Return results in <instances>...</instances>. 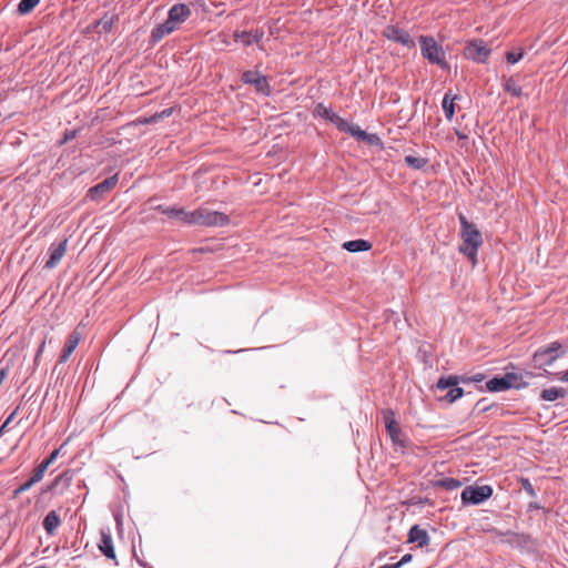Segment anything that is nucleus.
<instances>
[{
	"mask_svg": "<svg viewBox=\"0 0 568 568\" xmlns=\"http://www.w3.org/2000/svg\"><path fill=\"white\" fill-rule=\"evenodd\" d=\"M458 220L462 226L460 237L462 244L459 252L466 255L473 265L477 264V253L483 244V236L477 226L469 222L463 213L458 214Z\"/></svg>",
	"mask_w": 568,
	"mask_h": 568,
	"instance_id": "f257e3e1",
	"label": "nucleus"
},
{
	"mask_svg": "<svg viewBox=\"0 0 568 568\" xmlns=\"http://www.w3.org/2000/svg\"><path fill=\"white\" fill-rule=\"evenodd\" d=\"M230 217L223 212L200 207L187 214L186 225L225 226Z\"/></svg>",
	"mask_w": 568,
	"mask_h": 568,
	"instance_id": "f03ea898",
	"label": "nucleus"
},
{
	"mask_svg": "<svg viewBox=\"0 0 568 568\" xmlns=\"http://www.w3.org/2000/svg\"><path fill=\"white\" fill-rule=\"evenodd\" d=\"M419 45L422 55L433 64H437L442 69H448L446 61V50L433 37H419Z\"/></svg>",
	"mask_w": 568,
	"mask_h": 568,
	"instance_id": "7ed1b4c3",
	"label": "nucleus"
},
{
	"mask_svg": "<svg viewBox=\"0 0 568 568\" xmlns=\"http://www.w3.org/2000/svg\"><path fill=\"white\" fill-rule=\"evenodd\" d=\"M561 344L559 342H552L548 346L540 347L532 356L535 367L544 368L550 366L560 356Z\"/></svg>",
	"mask_w": 568,
	"mask_h": 568,
	"instance_id": "20e7f679",
	"label": "nucleus"
},
{
	"mask_svg": "<svg viewBox=\"0 0 568 568\" xmlns=\"http://www.w3.org/2000/svg\"><path fill=\"white\" fill-rule=\"evenodd\" d=\"M493 495V489L488 485L484 486H467L462 491V500L464 504L478 505L488 499Z\"/></svg>",
	"mask_w": 568,
	"mask_h": 568,
	"instance_id": "39448f33",
	"label": "nucleus"
},
{
	"mask_svg": "<svg viewBox=\"0 0 568 568\" xmlns=\"http://www.w3.org/2000/svg\"><path fill=\"white\" fill-rule=\"evenodd\" d=\"M460 382H462L460 378L455 375H450L447 377H440L438 379L437 385H436L438 389L450 388L444 397V399L447 403L452 404L463 396V394H464L463 388L457 387V385Z\"/></svg>",
	"mask_w": 568,
	"mask_h": 568,
	"instance_id": "423d86ee",
	"label": "nucleus"
},
{
	"mask_svg": "<svg viewBox=\"0 0 568 568\" xmlns=\"http://www.w3.org/2000/svg\"><path fill=\"white\" fill-rule=\"evenodd\" d=\"M520 377L515 373H507L501 377H494L486 383V388L489 392H503L511 387H520Z\"/></svg>",
	"mask_w": 568,
	"mask_h": 568,
	"instance_id": "0eeeda50",
	"label": "nucleus"
},
{
	"mask_svg": "<svg viewBox=\"0 0 568 568\" xmlns=\"http://www.w3.org/2000/svg\"><path fill=\"white\" fill-rule=\"evenodd\" d=\"M464 54L471 61L484 63L490 54V49L481 40H475L467 43Z\"/></svg>",
	"mask_w": 568,
	"mask_h": 568,
	"instance_id": "6e6552de",
	"label": "nucleus"
},
{
	"mask_svg": "<svg viewBox=\"0 0 568 568\" xmlns=\"http://www.w3.org/2000/svg\"><path fill=\"white\" fill-rule=\"evenodd\" d=\"M82 337H83V333L79 326L75 327L69 334V336L64 343V346L60 353L59 363H65L70 358V356L72 355V353L74 352V349L77 348L79 343L81 342Z\"/></svg>",
	"mask_w": 568,
	"mask_h": 568,
	"instance_id": "1a4fd4ad",
	"label": "nucleus"
},
{
	"mask_svg": "<svg viewBox=\"0 0 568 568\" xmlns=\"http://www.w3.org/2000/svg\"><path fill=\"white\" fill-rule=\"evenodd\" d=\"M116 182L118 180H103L101 183L89 189L87 197L95 202L103 200L116 186Z\"/></svg>",
	"mask_w": 568,
	"mask_h": 568,
	"instance_id": "9d476101",
	"label": "nucleus"
},
{
	"mask_svg": "<svg viewBox=\"0 0 568 568\" xmlns=\"http://www.w3.org/2000/svg\"><path fill=\"white\" fill-rule=\"evenodd\" d=\"M243 81L254 85L255 90L262 94H268L270 89L266 78L255 71H247L243 74Z\"/></svg>",
	"mask_w": 568,
	"mask_h": 568,
	"instance_id": "9b49d317",
	"label": "nucleus"
},
{
	"mask_svg": "<svg viewBox=\"0 0 568 568\" xmlns=\"http://www.w3.org/2000/svg\"><path fill=\"white\" fill-rule=\"evenodd\" d=\"M100 542L98 545L100 551L109 559L115 560V551L113 546V540L111 532L109 530L101 529L100 531Z\"/></svg>",
	"mask_w": 568,
	"mask_h": 568,
	"instance_id": "f8f14e48",
	"label": "nucleus"
},
{
	"mask_svg": "<svg viewBox=\"0 0 568 568\" xmlns=\"http://www.w3.org/2000/svg\"><path fill=\"white\" fill-rule=\"evenodd\" d=\"M50 251V258L45 263L47 268H53L55 267L62 257L64 256L67 252V240H63L62 242L58 244H52L49 248Z\"/></svg>",
	"mask_w": 568,
	"mask_h": 568,
	"instance_id": "ddd939ff",
	"label": "nucleus"
},
{
	"mask_svg": "<svg viewBox=\"0 0 568 568\" xmlns=\"http://www.w3.org/2000/svg\"><path fill=\"white\" fill-rule=\"evenodd\" d=\"M73 479V471L70 469H67L62 471L59 476L54 478V480L48 486L49 491H54L60 489V493H63L67 490Z\"/></svg>",
	"mask_w": 568,
	"mask_h": 568,
	"instance_id": "4468645a",
	"label": "nucleus"
},
{
	"mask_svg": "<svg viewBox=\"0 0 568 568\" xmlns=\"http://www.w3.org/2000/svg\"><path fill=\"white\" fill-rule=\"evenodd\" d=\"M191 11L190 9L183 4L179 3L173 6L169 11V19L175 24L180 26L190 16Z\"/></svg>",
	"mask_w": 568,
	"mask_h": 568,
	"instance_id": "2eb2a0df",
	"label": "nucleus"
},
{
	"mask_svg": "<svg viewBox=\"0 0 568 568\" xmlns=\"http://www.w3.org/2000/svg\"><path fill=\"white\" fill-rule=\"evenodd\" d=\"M408 541L416 542L419 547L427 546L429 544L428 532L419 526L415 525L409 530Z\"/></svg>",
	"mask_w": 568,
	"mask_h": 568,
	"instance_id": "dca6fc26",
	"label": "nucleus"
},
{
	"mask_svg": "<svg viewBox=\"0 0 568 568\" xmlns=\"http://www.w3.org/2000/svg\"><path fill=\"white\" fill-rule=\"evenodd\" d=\"M263 36L264 32L262 30H255L254 32L242 31L234 33L235 40L242 45H250L258 42Z\"/></svg>",
	"mask_w": 568,
	"mask_h": 568,
	"instance_id": "f3484780",
	"label": "nucleus"
},
{
	"mask_svg": "<svg viewBox=\"0 0 568 568\" xmlns=\"http://www.w3.org/2000/svg\"><path fill=\"white\" fill-rule=\"evenodd\" d=\"M343 248H345L348 252L355 253V252H365L369 251L372 248V244L366 240H353L347 241L343 244Z\"/></svg>",
	"mask_w": 568,
	"mask_h": 568,
	"instance_id": "a211bd4d",
	"label": "nucleus"
},
{
	"mask_svg": "<svg viewBox=\"0 0 568 568\" xmlns=\"http://www.w3.org/2000/svg\"><path fill=\"white\" fill-rule=\"evenodd\" d=\"M178 26H175L169 18L165 22L159 24L153 31H152V38L155 41H159L164 36L173 32Z\"/></svg>",
	"mask_w": 568,
	"mask_h": 568,
	"instance_id": "6ab92c4d",
	"label": "nucleus"
},
{
	"mask_svg": "<svg viewBox=\"0 0 568 568\" xmlns=\"http://www.w3.org/2000/svg\"><path fill=\"white\" fill-rule=\"evenodd\" d=\"M60 517L55 510H51L43 519V528L49 535H52L60 526Z\"/></svg>",
	"mask_w": 568,
	"mask_h": 568,
	"instance_id": "aec40b11",
	"label": "nucleus"
},
{
	"mask_svg": "<svg viewBox=\"0 0 568 568\" xmlns=\"http://www.w3.org/2000/svg\"><path fill=\"white\" fill-rule=\"evenodd\" d=\"M457 99V95H453L450 93H446L443 102L442 108L445 113V116L448 121H452L455 114V100Z\"/></svg>",
	"mask_w": 568,
	"mask_h": 568,
	"instance_id": "412c9836",
	"label": "nucleus"
},
{
	"mask_svg": "<svg viewBox=\"0 0 568 568\" xmlns=\"http://www.w3.org/2000/svg\"><path fill=\"white\" fill-rule=\"evenodd\" d=\"M349 133L357 138L358 140L367 141L369 144H378L379 139L375 134H368L365 131L361 130L358 126L352 125Z\"/></svg>",
	"mask_w": 568,
	"mask_h": 568,
	"instance_id": "4be33fe9",
	"label": "nucleus"
},
{
	"mask_svg": "<svg viewBox=\"0 0 568 568\" xmlns=\"http://www.w3.org/2000/svg\"><path fill=\"white\" fill-rule=\"evenodd\" d=\"M164 214L168 215L170 219L176 220L180 223L186 225L189 212L185 211L184 209L170 206L165 209Z\"/></svg>",
	"mask_w": 568,
	"mask_h": 568,
	"instance_id": "5701e85b",
	"label": "nucleus"
},
{
	"mask_svg": "<svg viewBox=\"0 0 568 568\" xmlns=\"http://www.w3.org/2000/svg\"><path fill=\"white\" fill-rule=\"evenodd\" d=\"M566 395V390L560 387H550L541 392L540 398L547 402H554L558 398H562Z\"/></svg>",
	"mask_w": 568,
	"mask_h": 568,
	"instance_id": "b1692460",
	"label": "nucleus"
},
{
	"mask_svg": "<svg viewBox=\"0 0 568 568\" xmlns=\"http://www.w3.org/2000/svg\"><path fill=\"white\" fill-rule=\"evenodd\" d=\"M434 486L445 488L446 490H455L462 486V481L455 478L446 477L436 480Z\"/></svg>",
	"mask_w": 568,
	"mask_h": 568,
	"instance_id": "393cba45",
	"label": "nucleus"
},
{
	"mask_svg": "<svg viewBox=\"0 0 568 568\" xmlns=\"http://www.w3.org/2000/svg\"><path fill=\"white\" fill-rule=\"evenodd\" d=\"M504 90L514 97H520L523 93L521 87L518 81L510 77L505 81Z\"/></svg>",
	"mask_w": 568,
	"mask_h": 568,
	"instance_id": "a878e982",
	"label": "nucleus"
},
{
	"mask_svg": "<svg viewBox=\"0 0 568 568\" xmlns=\"http://www.w3.org/2000/svg\"><path fill=\"white\" fill-rule=\"evenodd\" d=\"M404 30L397 28V27H394V26H388L384 29L383 31V34L385 38H387L388 40L390 41H397V38L400 36V33L403 32Z\"/></svg>",
	"mask_w": 568,
	"mask_h": 568,
	"instance_id": "bb28decb",
	"label": "nucleus"
},
{
	"mask_svg": "<svg viewBox=\"0 0 568 568\" xmlns=\"http://www.w3.org/2000/svg\"><path fill=\"white\" fill-rule=\"evenodd\" d=\"M524 54L525 51L523 49H515L506 53V60L509 64H515L523 59Z\"/></svg>",
	"mask_w": 568,
	"mask_h": 568,
	"instance_id": "cd10ccee",
	"label": "nucleus"
},
{
	"mask_svg": "<svg viewBox=\"0 0 568 568\" xmlns=\"http://www.w3.org/2000/svg\"><path fill=\"white\" fill-rule=\"evenodd\" d=\"M386 429H387V433L389 434L392 440L394 443H397L398 442V437L400 435V428H399L397 422H389V423H387Z\"/></svg>",
	"mask_w": 568,
	"mask_h": 568,
	"instance_id": "c85d7f7f",
	"label": "nucleus"
},
{
	"mask_svg": "<svg viewBox=\"0 0 568 568\" xmlns=\"http://www.w3.org/2000/svg\"><path fill=\"white\" fill-rule=\"evenodd\" d=\"M332 114H335L332 112V110L323 104H317L314 109V115L324 118L331 121Z\"/></svg>",
	"mask_w": 568,
	"mask_h": 568,
	"instance_id": "c756f323",
	"label": "nucleus"
},
{
	"mask_svg": "<svg viewBox=\"0 0 568 568\" xmlns=\"http://www.w3.org/2000/svg\"><path fill=\"white\" fill-rule=\"evenodd\" d=\"M39 1L40 0H21L18 7L19 12L22 14L30 12L39 3Z\"/></svg>",
	"mask_w": 568,
	"mask_h": 568,
	"instance_id": "7c9ffc66",
	"label": "nucleus"
},
{
	"mask_svg": "<svg viewBox=\"0 0 568 568\" xmlns=\"http://www.w3.org/2000/svg\"><path fill=\"white\" fill-rule=\"evenodd\" d=\"M331 122H333L341 131L349 132L352 124L336 114H332Z\"/></svg>",
	"mask_w": 568,
	"mask_h": 568,
	"instance_id": "2f4dec72",
	"label": "nucleus"
},
{
	"mask_svg": "<svg viewBox=\"0 0 568 568\" xmlns=\"http://www.w3.org/2000/svg\"><path fill=\"white\" fill-rule=\"evenodd\" d=\"M47 467L41 463L34 470H33V474L32 476L30 477V480L33 481V484H37L39 483L40 480H42L45 471H47Z\"/></svg>",
	"mask_w": 568,
	"mask_h": 568,
	"instance_id": "473e14b6",
	"label": "nucleus"
},
{
	"mask_svg": "<svg viewBox=\"0 0 568 568\" xmlns=\"http://www.w3.org/2000/svg\"><path fill=\"white\" fill-rule=\"evenodd\" d=\"M398 43L403 44L404 47H407V48H414L415 47V42L413 41V39L410 38V36L406 32V31H403L400 33V36L397 38V41Z\"/></svg>",
	"mask_w": 568,
	"mask_h": 568,
	"instance_id": "72a5a7b5",
	"label": "nucleus"
},
{
	"mask_svg": "<svg viewBox=\"0 0 568 568\" xmlns=\"http://www.w3.org/2000/svg\"><path fill=\"white\" fill-rule=\"evenodd\" d=\"M113 23H114V17L113 16H110V17L105 16L104 18H102L99 21L98 26L102 30L108 31V30H110L112 28Z\"/></svg>",
	"mask_w": 568,
	"mask_h": 568,
	"instance_id": "f704fd0d",
	"label": "nucleus"
},
{
	"mask_svg": "<svg viewBox=\"0 0 568 568\" xmlns=\"http://www.w3.org/2000/svg\"><path fill=\"white\" fill-rule=\"evenodd\" d=\"M462 383H480L485 379V375L481 373H477L473 376H463L459 377Z\"/></svg>",
	"mask_w": 568,
	"mask_h": 568,
	"instance_id": "c9c22d12",
	"label": "nucleus"
},
{
	"mask_svg": "<svg viewBox=\"0 0 568 568\" xmlns=\"http://www.w3.org/2000/svg\"><path fill=\"white\" fill-rule=\"evenodd\" d=\"M405 161L409 166H413V168H422L425 164V161L423 159L410 156V155L406 156Z\"/></svg>",
	"mask_w": 568,
	"mask_h": 568,
	"instance_id": "e433bc0d",
	"label": "nucleus"
},
{
	"mask_svg": "<svg viewBox=\"0 0 568 568\" xmlns=\"http://www.w3.org/2000/svg\"><path fill=\"white\" fill-rule=\"evenodd\" d=\"M62 447H63V445H62L60 448L54 449V450L49 455V457H48V458H45V459L42 462V464H43L47 468H49V466H50V465H51V464H52V463L58 458V456H59L60 450L62 449Z\"/></svg>",
	"mask_w": 568,
	"mask_h": 568,
	"instance_id": "4c0bfd02",
	"label": "nucleus"
},
{
	"mask_svg": "<svg viewBox=\"0 0 568 568\" xmlns=\"http://www.w3.org/2000/svg\"><path fill=\"white\" fill-rule=\"evenodd\" d=\"M33 481H31L30 479L28 481H26L24 484H22L21 486H19L16 490H14V495H19V494H22L27 490H29L32 486H33Z\"/></svg>",
	"mask_w": 568,
	"mask_h": 568,
	"instance_id": "58836bf2",
	"label": "nucleus"
},
{
	"mask_svg": "<svg viewBox=\"0 0 568 568\" xmlns=\"http://www.w3.org/2000/svg\"><path fill=\"white\" fill-rule=\"evenodd\" d=\"M383 418H384L385 426H387V423H389V422H396L394 412L390 409H386L383 412Z\"/></svg>",
	"mask_w": 568,
	"mask_h": 568,
	"instance_id": "ea45409f",
	"label": "nucleus"
},
{
	"mask_svg": "<svg viewBox=\"0 0 568 568\" xmlns=\"http://www.w3.org/2000/svg\"><path fill=\"white\" fill-rule=\"evenodd\" d=\"M556 377L561 382L568 383V369L566 372L557 373Z\"/></svg>",
	"mask_w": 568,
	"mask_h": 568,
	"instance_id": "a19ab883",
	"label": "nucleus"
},
{
	"mask_svg": "<svg viewBox=\"0 0 568 568\" xmlns=\"http://www.w3.org/2000/svg\"><path fill=\"white\" fill-rule=\"evenodd\" d=\"M413 556L410 554H406L402 557V559L397 562L399 565V568L412 560Z\"/></svg>",
	"mask_w": 568,
	"mask_h": 568,
	"instance_id": "79ce46f5",
	"label": "nucleus"
},
{
	"mask_svg": "<svg viewBox=\"0 0 568 568\" xmlns=\"http://www.w3.org/2000/svg\"><path fill=\"white\" fill-rule=\"evenodd\" d=\"M456 134L459 139H467L468 138V134H469V130H459V129H456Z\"/></svg>",
	"mask_w": 568,
	"mask_h": 568,
	"instance_id": "37998d69",
	"label": "nucleus"
},
{
	"mask_svg": "<svg viewBox=\"0 0 568 568\" xmlns=\"http://www.w3.org/2000/svg\"><path fill=\"white\" fill-rule=\"evenodd\" d=\"M44 347H45V342L43 341V342L40 344L39 348H38V352H37V355H36V359H38V358L40 357V355L43 353Z\"/></svg>",
	"mask_w": 568,
	"mask_h": 568,
	"instance_id": "c03bdc74",
	"label": "nucleus"
},
{
	"mask_svg": "<svg viewBox=\"0 0 568 568\" xmlns=\"http://www.w3.org/2000/svg\"><path fill=\"white\" fill-rule=\"evenodd\" d=\"M378 568H399V565L397 562L396 564H386Z\"/></svg>",
	"mask_w": 568,
	"mask_h": 568,
	"instance_id": "a18cd8bd",
	"label": "nucleus"
},
{
	"mask_svg": "<svg viewBox=\"0 0 568 568\" xmlns=\"http://www.w3.org/2000/svg\"><path fill=\"white\" fill-rule=\"evenodd\" d=\"M6 376H7L6 372L4 371H0V385L4 381Z\"/></svg>",
	"mask_w": 568,
	"mask_h": 568,
	"instance_id": "49530a36",
	"label": "nucleus"
},
{
	"mask_svg": "<svg viewBox=\"0 0 568 568\" xmlns=\"http://www.w3.org/2000/svg\"><path fill=\"white\" fill-rule=\"evenodd\" d=\"M166 207L168 206L158 205V206H155V210H158V211H160V212H162L164 214V211H165Z\"/></svg>",
	"mask_w": 568,
	"mask_h": 568,
	"instance_id": "de8ad7c7",
	"label": "nucleus"
},
{
	"mask_svg": "<svg viewBox=\"0 0 568 568\" xmlns=\"http://www.w3.org/2000/svg\"><path fill=\"white\" fill-rule=\"evenodd\" d=\"M73 136H74V132H72L70 135H69V134H68V135H65V139H64V140L67 141V140H69V139H71V138H73Z\"/></svg>",
	"mask_w": 568,
	"mask_h": 568,
	"instance_id": "09e8293b",
	"label": "nucleus"
},
{
	"mask_svg": "<svg viewBox=\"0 0 568 568\" xmlns=\"http://www.w3.org/2000/svg\"><path fill=\"white\" fill-rule=\"evenodd\" d=\"M526 484L528 485V486H526V489H530L531 490V484H529L527 480H526Z\"/></svg>",
	"mask_w": 568,
	"mask_h": 568,
	"instance_id": "8fccbe9b",
	"label": "nucleus"
},
{
	"mask_svg": "<svg viewBox=\"0 0 568 568\" xmlns=\"http://www.w3.org/2000/svg\"><path fill=\"white\" fill-rule=\"evenodd\" d=\"M526 484L528 485V486H526V489H530L531 490V484H529L527 480H526Z\"/></svg>",
	"mask_w": 568,
	"mask_h": 568,
	"instance_id": "3c124183",
	"label": "nucleus"
}]
</instances>
